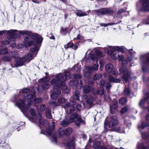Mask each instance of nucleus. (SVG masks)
I'll return each mask as SVG.
<instances>
[{"label":"nucleus","mask_w":149,"mask_h":149,"mask_svg":"<svg viewBox=\"0 0 149 149\" xmlns=\"http://www.w3.org/2000/svg\"><path fill=\"white\" fill-rule=\"evenodd\" d=\"M136 147L137 149H149V147H145L143 143L140 142L137 143Z\"/></svg>","instance_id":"nucleus-27"},{"label":"nucleus","mask_w":149,"mask_h":149,"mask_svg":"<svg viewBox=\"0 0 149 149\" xmlns=\"http://www.w3.org/2000/svg\"><path fill=\"white\" fill-rule=\"evenodd\" d=\"M74 77L75 78H81V75L78 74H76L74 75Z\"/></svg>","instance_id":"nucleus-64"},{"label":"nucleus","mask_w":149,"mask_h":149,"mask_svg":"<svg viewBox=\"0 0 149 149\" xmlns=\"http://www.w3.org/2000/svg\"><path fill=\"white\" fill-rule=\"evenodd\" d=\"M2 60L4 61H10L11 59L8 56H5L2 58Z\"/></svg>","instance_id":"nucleus-45"},{"label":"nucleus","mask_w":149,"mask_h":149,"mask_svg":"<svg viewBox=\"0 0 149 149\" xmlns=\"http://www.w3.org/2000/svg\"><path fill=\"white\" fill-rule=\"evenodd\" d=\"M73 44L72 43H70L66 45V46H65V48H69L70 47L72 48L73 46Z\"/></svg>","instance_id":"nucleus-54"},{"label":"nucleus","mask_w":149,"mask_h":149,"mask_svg":"<svg viewBox=\"0 0 149 149\" xmlns=\"http://www.w3.org/2000/svg\"><path fill=\"white\" fill-rule=\"evenodd\" d=\"M125 11V10L123 8L121 9L118 11L117 12V14L120 15L122 13L124 12Z\"/></svg>","instance_id":"nucleus-62"},{"label":"nucleus","mask_w":149,"mask_h":149,"mask_svg":"<svg viewBox=\"0 0 149 149\" xmlns=\"http://www.w3.org/2000/svg\"><path fill=\"white\" fill-rule=\"evenodd\" d=\"M69 124V123L68 121L66 120H63L61 124V125L62 126H66L68 125Z\"/></svg>","instance_id":"nucleus-48"},{"label":"nucleus","mask_w":149,"mask_h":149,"mask_svg":"<svg viewBox=\"0 0 149 149\" xmlns=\"http://www.w3.org/2000/svg\"><path fill=\"white\" fill-rule=\"evenodd\" d=\"M110 112L111 113H113L115 112V110L118 108V102L114 101L112 104L110 105Z\"/></svg>","instance_id":"nucleus-18"},{"label":"nucleus","mask_w":149,"mask_h":149,"mask_svg":"<svg viewBox=\"0 0 149 149\" xmlns=\"http://www.w3.org/2000/svg\"><path fill=\"white\" fill-rule=\"evenodd\" d=\"M118 58L119 61H122L124 60V57L122 55H119Z\"/></svg>","instance_id":"nucleus-57"},{"label":"nucleus","mask_w":149,"mask_h":149,"mask_svg":"<svg viewBox=\"0 0 149 149\" xmlns=\"http://www.w3.org/2000/svg\"><path fill=\"white\" fill-rule=\"evenodd\" d=\"M113 68V65L111 63H109L106 65L105 69L106 71L109 73H111Z\"/></svg>","instance_id":"nucleus-21"},{"label":"nucleus","mask_w":149,"mask_h":149,"mask_svg":"<svg viewBox=\"0 0 149 149\" xmlns=\"http://www.w3.org/2000/svg\"><path fill=\"white\" fill-rule=\"evenodd\" d=\"M50 86L49 84L47 83H43L42 85V88L44 90L48 89Z\"/></svg>","instance_id":"nucleus-38"},{"label":"nucleus","mask_w":149,"mask_h":149,"mask_svg":"<svg viewBox=\"0 0 149 149\" xmlns=\"http://www.w3.org/2000/svg\"><path fill=\"white\" fill-rule=\"evenodd\" d=\"M110 131H115L119 133H125V132L123 126L113 128L110 130Z\"/></svg>","instance_id":"nucleus-19"},{"label":"nucleus","mask_w":149,"mask_h":149,"mask_svg":"<svg viewBox=\"0 0 149 149\" xmlns=\"http://www.w3.org/2000/svg\"><path fill=\"white\" fill-rule=\"evenodd\" d=\"M109 81L110 82H113L115 83H119L120 80L119 79H115L111 76H110L108 78Z\"/></svg>","instance_id":"nucleus-22"},{"label":"nucleus","mask_w":149,"mask_h":149,"mask_svg":"<svg viewBox=\"0 0 149 149\" xmlns=\"http://www.w3.org/2000/svg\"><path fill=\"white\" fill-rule=\"evenodd\" d=\"M84 39V37L80 35H78L77 38V39L79 40H82Z\"/></svg>","instance_id":"nucleus-63"},{"label":"nucleus","mask_w":149,"mask_h":149,"mask_svg":"<svg viewBox=\"0 0 149 149\" xmlns=\"http://www.w3.org/2000/svg\"><path fill=\"white\" fill-rule=\"evenodd\" d=\"M17 31V30H10L8 31L3 30L0 31V35L4 34L7 36L8 39L12 41H14L15 39L14 35Z\"/></svg>","instance_id":"nucleus-9"},{"label":"nucleus","mask_w":149,"mask_h":149,"mask_svg":"<svg viewBox=\"0 0 149 149\" xmlns=\"http://www.w3.org/2000/svg\"><path fill=\"white\" fill-rule=\"evenodd\" d=\"M74 110H75L74 107L73 106H71L70 107V109L69 111L70 113L74 111Z\"/></svg>","instance_id":"nucleus-60"},{"label":"nucleus","mask_w":149,"mask_h":149,"mask_svg":"<svg viewBox=\"0 0 149 149\" xmlns=\"http://www.w3.org/2000/svg\"><path fill=\"white\" fill-rule=\"evenodd\" d=\"M82 81L81 79L78 80V83L76 86V88L77 89H80L82 86Z\"/></svg>","instance_id":"nucleus-37"},{"label":"nucleus","mask_w":149,"mask_h":149,"mask_svg":"<svg viewBox=\"0 0 149 149\" xmlns=\"http://www.w3.org/2000/svg\"><path fill=\"white\" fill-rule=\"evenodd\" d=\"M92 51L88 54V57L93 61H95L97 62L99 59V57H102L103 56L102 52L99 50H96L95 51L96 55L91 53Z\"/></svg>","instance_id":"nucleus-11"},{"label":"nucleus","mask_w":149,"mask_h":149,"mask_svg":"<svg viewBox=\"0 0 149 149\" xmlns=\"http://www.w3.org/2000/svg\"><path fill=\"white\" fill-rule=\"evenodd\" d=\"M105 83V82L104 81V80H102L100 81L99 85L102 87L104 86Z\"/></svg>","instance_id":"nucleus-58"},{"label":"nucleus","mask_w":149,"mask_h":149,"mask_svg":"<svg viewBox=\"0 0 149 149\" xmlns=\"http://www.w3.org/2000/svg\"><path fill=\"white\" fill-rule=\"evenodd\" d=\"M105 52L109 55H111L113 53V51H118L122 52L123 50V48L122 46H107L104 48Z\"/></svg>","instance_id":"nucleus-8"},{"label":"nucleus","mask_w":149,"mask_h":149,"mask_svg":"<svg viewBox=\"0 0 149 149\" xmlns=\"http://www.w3.org/2000/svg\"><path fill=\"white\" fill-rule=\"evenodd\" d=\"M73 69H74L75 70H76L77 72H79L80 71V69L78 67H76V65H75L72 68Z\"/></svg>","instance_id":"nucleus-59"},{"label":"nucleus","mask_w":149,"mask_h":149,"mask_svg":"<svg viewBox=\"0 0 149 149\" xmlns=\"http://www.w3.org/2000/svg\"><path fill=\"white\" fill-rule=\"evenodd\" d=\"M65 101V99L62 97L59 98L58 100V103L59 104L64 103Z\"/></svg>","instance_id":"nucleus-42"},{"label":"nucleus","mask_w":149,"mask_h":149,"mask_svg":"<svg viewBox=\"0 0 149 149\" xmlns=\"http://www.w3.org/2000/svg\"><path fill=\"white\" fill-rule=\"evenodd\" d=\"M52 141L54 142L55 144L57 143V141L56 139V135L55 134H53L52 136Z\"/></svg>","instance_id":"nucleus-43"},{"label":"nucleus","mask_w":149,"mask_h":149,"mask_svg":"<svg viewBox=\"0 0 149 149\" xmlns=\"http://www.w3.org/2000/svg\"><path fill=\"white\" fill-rule=\"evenodd\" d=\"M25 35L30 37L31 38L36 41L37 43H41L43 40L42 38L40 35L32 33L30 31H25Z\"/></svg>","instance_id":"nucleus-7"},{"label":"nucleus","mask_w":149,"mask_h":149,"mask_svg":"<svg viewBox=\"0 0 149 149\" xmlns=\"http://www.w3.org/2000/svg\"><path fill=\"white\" fill-rule=\"evenodd\" d=\"M106 87L107 89V90H108L107 93H108L109 91V90L110 89V88H111V85L110 83H107L106 85Z\"/></svg>","instance_id":"nucleus-52"},{"label":"nucleus","mask_w":149,"mask_h":149,"mask_svg":"<svg viewBox=\"0 0 149 149\" xmlns=\"http://www.w3.org/2000/svg\"><path fill=\"white\" fill-rule=\"evenodd\" d=\"M112 74L115 76L117 77L118 74V72L117 70H114Z\"/></svg>","instance_id":"nucleus-61"},{"label":"nucleus","mask_w":149,"mask_h":149,"mask_svg":"<svg viewBox=\"0 0 149 149\" xmlns=\"http://www.w3.org/2000/svg\"><path fill=\"white\" fill-rule=\"evenodd\" d=\"M49 81V78L47 77H45L41 79L40 80V82L45 83L48 82Z\"/></svg>","instance_id":"nucleus-39"},{"label":"nucleus","mask_w":149,"mask_h":149,"mask_svg":"<svg viewBox=\"0 0 149 149\" xmlns=\"http://www.w3.org/2000/svg\"><path fill=\"white\" fill-rule=\"evenodd\" d=\"M45 108V106L44 105H41L40 106V112L43 111Z\"/></svg>","instance_id":"nucleus-55"},{"label":"nucleus","mask_w":149,"mask_h":149,"mask_svg":"<svg viewBox=\"0 0 149 149\" xmlns=\"http://www.w3.org/2000/svg\"><path fill=\"white\" fill-rule=\"evenodd\" d=\"M91 90V87L88 85H86L83 88V92L87 93H88Z\"/></svg>","instance_id":"nucleus-29"},{"label":"nucleus","mask_w":149,"mask_h":149,"mask_svg":"<svg viewBox=\"0 0 149 149\" xmlns=\"http://www.w3.org/2000/svg\"><path fill=\"white\" fill-rule=\"evenodd\" d=\"M54 128V124H53L51 127H49L46 130L45 132L47 133L48 135L50 136L51 135Z\"/></svg>","instance_id":"nucleus-25"},{"label":"nucleus","mask_w":149,"mask_h":149,"mask_svg":"<svg viewBox=\"0 0 149 149\" xmlns=\"http://www.w3.org/2000/svg\"><path fill=\"white\" fill-rule=\"evenodd\" d=\"M142 23L143 24H149V17L144 19Z\"/></svg>","instance_id":"nucleus-44"},{"label":"nucleus","mask_w":149,"mask_h":149,"mask_svg":"<svg viewBox=\"0 0 149 149\" xmlns=\"http://www.w3.org/2000/svg\"><path fill=\"white\" fill-rule=\"evenodd\" d=\"M46 115L47 118L51 119L52 117L51 114V110L49 108H47L45 111Z\"/></svg>","instance_id":"nucleus-28"},{"label":"nucleus","mask_w":149,"mask_h":149,"mask_svg":"<svg viewBox=\"0 0 149 149\" xmlns=\"http://www.w3.org/2000/svg\"><path fill=\"white\" fill-rule=\"evenodd\" d=\"M70 122H74L76 125L79 126L80 124H84V122L81 119L80 115L74 113L71 115L69 118Z\"/></svg>","instance_id":"nucleus-5"},{"label":"nucleus","mask_w":149,"mask_h":149,"mask_svg":"<svg viewBox=\"0 0 149 149\" xmlns=\"http://www.w3.org/2000/svg\"><path fill=\"white\" fill-rule=\"evenodd\" d=\"M70 75L69 72H65L63 76L61 74L56 75V79H53L51 81L53 86L54 90L51 91V98L52 100L56 99L61 93L60 89H67V87L64 82L67 79Z\"/></svg>","instance_id":"nucleus-1"},{"label":"nucleus","mask_w":149,"mask_h":149,"mask_svg":"<svg viewBox=\"0 0 149 149\" xmlns=\"http://www.w3.org/2000/svg\"><path fill=\"white\" fill-rule=\"evenodd\" d=\"M127 102V99L125 98H122L119 100V103L121 104H123Z\"/></svg>","instance_id":"nucleus-40"},{"label":"nucleus","mask_w":149,"mask_h":149,"mask_svg":"<svg viewBox=\"0 0 149 149\" xmlns=\"http://www.w3.org/2000/svg\"><path fill=\"white\" fill-rule=\"evenodd\" d=\"M128 109L127 107H125L122 108L120 111L121 113L122 114L124 113L127 111Z\"/></svg>","instance_id":"nucleus-50"},{"label":"nucleus","mask_w":149,"mask_h":149,"mask_svg":"<svg viewBox=\"0 0 149 149\" xmlns=\"http://www.w3.org/2000/svg\"><path fill=\"white\" fill-rule=\"evenodd\" d=\"M33 107H32L30 111V113L31 116V119H33L32 122L37 123H39L40 125H43L44 123L45 120L42 117L41 114L39 113L37 115H36L35 111L36 110L38 111V107L36 105L33 106Z\"/></svg>","instance_id":"nucleus-3"},{"label":"nucleus","mask_w":149,"mask_h":149,"mask_svg":"<svg viewBox=\"0 0 149 149\" xmlns=\"http://www.w3.org/2000/svg\"><path fill=\"white\" fill-rule=\"evenodd\" d=\"M123 121L124 125H126L128 127H131L132 125L131 123L129 122L127 119L125 118H123Z\"/></svg>","instance_id":"nucleus-34"},{"label":"nucleus","mask_w":149,"mask_h":149,"mask_svg":"<svg viewBox=\"0 0 149 149\" xmlns=\"http://www.w3.org/2000/svg\"><path fill=\"white\" fill-rule=\"evenodd\" d=\"M33 44L34 41H29L27 43L25 42H23L22 43L23 45L25 47L31 46Z\"/></svg>","instance_id":"nucleus-30"},{"label":"nucleus","mask_w":149,"mask_h":149,"mask_svg":"<svg viewBox=\"0 0 149 149\" xmlns=\"http://www.w3.org/2000/svg\"><path fill=\"white\" fill-rule=\"evenodd\" d=\"M146 102L148 104H149V94L148 93H146L144 98L141 100L139 103V105L141 107H143Z\"/></svg>","instance_id":"nucleus-15"},{"label":"nucleus","mask_w":149,"mask_h":149,"mask_svg":"<svg viewBox=\"0 0 149 149\" xmlns=\"http://www.w3.org/2000/svg\"><path fill=\"white\" fill-rule=\"evenodd\" d=\"M148 124L145 122H143L141 125H139L138 126V128L139 129L140 131L141 132V129H143L145 128L146 127L148 126Z\"/></svg>","instance_id":"nucleus-24"},{"label":"nucleus","mask_w":149,"mask_h":149,"mask_svg":"<svg viewBox=\"0 0 149 149\" xmlns=\"http://www.w3.org/2000/svg\"><path fill=\"white\" fill-rule=\"evenodd\" d=\"M17 59L18 60L15 64V66L17 67L20 66L24 64V63L25 62L22 59V58H18Z\"/></svg>","instance_id":"nucleus-20"},{"label":"nucleus","mask_w":149,"mask_h":149,"mask_svg":"<svg viewBox=\"0 0 149 149\" xmlns=\"http://www.w3.org/2000/svg\"><path fill=\"white\" fill-rule=\"evenodd\" d=\"M141 7V8L137 7L138 11L145 12L149 11V0H140Z\"/></svg>","instance_id":"nucleus-10"},{"label":"nucleus","mask_w":149,"mask_h":149,"mask_svg":"<svg viewBox=\"0 0 149 149\" xmlns=\"http://www.w3.org/2000/svg\"><path fill=\"white\" fill-rule=\"evenodd\" d=\"M65 135H69L72 132V130L71 128H68L64 130Z\"/></svg>","instance_id":"nucleus-36"},{"label":"nucleus","mask_w":149,"mask_h":149,"mask_svg":"<svg viewBox=\"0 0 149 149\" xmlns=\"http://www.w3.org/2000/svg\"><path fill=\"white\" fill-rule=\"evenodd\" d=\"M67 31V29L66 28H64L63 27H61L60 29V33L62 35H65L66 34Z\"/></svg>","instance_id":"nucleus-35"},{"label":"nucleus","mask_w":149,"mask_h":149,"mask_svg":"<svg viewBox=\"0 0 149 149\" xmlns=\"http://www.w3.org/2000/svg\"><path fill=\"white\" fill-rule=\"evenodd\" d=\"M116 23H109L107 24L100 23V25L101 26L106 27L109 25H112L113 24H116Z\"/></svg>","instance_id":"nucleus-41"},{"label":"nucleus","mask_w":149,"mask_h":149,"mask_svg":"<svg viewBox=\"0 0 149 149\" xmlns=\"http://www.w3.org/2000/svg\"><path fill=\"white\" fill-rule=\"evenodd\" d=\"M58 135L60 138L62 137L64 135H65L64 130L60 128L58 130Z\"/></svg>","instance_id":"nucleus-32"},{"label":"nucleus","mask_w":149,"mask_h":149,"mask_svg":"<svg viewBox=\"0 0 149 149\" xmlns=\"http://www.w3.org/2000/svg\"><path fill=\"white\" fill-rule=\"evenodd\" d=\"M130 89L129 86L125 87V89L124 91V93L125 95H128L130 94Z\"/></svg>","instance_id":"nucleus-31"},{"label":"nucleus","mask_w":149,"mask_h":149,"mask_svg":"<svg viewBox=\"0 0 149 149\" xmlns=\"http://www.w3.org/2000/svg\"><path fill=\"white\" fill-rule=\"evenodd\" d=\"M30 91V89L26 88L21 90L20 92L22 93L23 94H24V95H22V97L23 98H25V101L23 100L24 102H25V100H27V101H28L29 100L28 99L27 96L28 95H27L26 94L29 92ZM20 100H22L21 99H20L19 101Z\"/></svg>","instance_id":"nucleus-16"},{"label":"nucleus","mask_w":149,"mask_h":149,"mask_svg":"<svg viewBox=\"0 0 149 149\" xmlns=\"http://www.w3.org/2000/svg\"><path fill=\"white\" fill-rule=\"evenodd\" d=\"M93 102V100L91 99H88L86 100L87 104L89 105L90 107H92Z\"/></svg>","instance_id":"nucleus-49"},{"label":"nucleus","mask_w":149,"mask_h":149,"mask_svg":"<svg viewBox=\"0 0 149 149\" xmlns=\"http://www.w3.org/2000/svg\"><path fill=\"white\" fill-rule=\"evenodd\" d=\"M76 13V15L77 16L81 17L87 15L86 13L81 10H78Z\"/></svg>","instance_id":"nucleus-26"},{"label":"nucleus","mask_w":149,"mask_h":149,"mask_svg":"<svg viewBox=\"0 0 149 149\" xmlns=\"http://www.w3.org/2000/svg\"><path fill=\"white\" fill-rule=\"evenodd\" d=\"M27 97L29 100L27 101L28 103L27 104H26L25 102L23 100L18 101L15 104V105H17L21 110L25 112H27L28 109L32 106L31 104V102L37 103L41 102L42 101L41 98H35L34 91H32L31 95L27 96Z\"/></svg>","instance_id":"nucleus-2"},{"label":"nucleus","mask_w":149,"mask_h":149,"mask_svg":"<svg viewBox=\"0 0 149 149\" xmlns=\"http://www.w3.org/2000/svg\"><path fill=\"white\" fill-rule=\"evenodd\" d=\"M118 123V118L116 116H111L110 118V121L109 126V127H112L116 125Z\"/></svg>","instance_id":"nucleus-13"},{"label":"nucleus","mask_w":149,"mask_h":149,"mask_svg":"<svg viewBox=\"0 0 149 149\" xmlns=\"http://www.w3.org/2000/svg\"><path fill=\"white\" fill-rule=\"evenodd\" d=\"M50 104L54 105L55 107L59 106L60 105L55 101H52L50 102Z\"/></svg>","instance_id":"nucleus-51"},{"label":"nucleus","mask_w":149,"mask_h":149,"mask_svg":"<svg viewBox=\"0 0 149 149\" xmlns=\"http://www.w3.org/2000/svg\"><path fill=\"white\" fill-rule=\"evenodd\" d=\"M39 49L35 45L34 48H31L30 49V51L31 52L28 53L26 56H24L22 57V59L23 61L27 62H29L33 58V56L35 55V56H36Z\"/></svg>","instance_id":"nucleus-4"},{"label":"nucleus","mask_w":149,"mask_h":149,"mask_svg":"<svg viewBox=\"0 0 149 149\" xmlns=\"http://www.w3.org/2000/svg\"><path fill=\"white\" fill-rule=\"evenodd\" d=\"M99 63L100 65V68H101L104 64V61L103 60H101L100 61Z\"/></svg>","instance_id":"nucleus-53"},{"label":"nucleus","mask_w":149,"mask_h":149,"mask_svg":"<svg viewBox=\"0 0 149 149\" xmlns=\"http://www.w3.org/2000/svg\"><path fill=\"white\" fill-rule=\"evenodd\" d=\"M104 93V90L102 87H100L97 92V93L99 95H102Z\"/></svg>","instance_id":"nucleus-47"},{"label":"nucleus","mask_w":149,"mask_h":149,"mask_svg":"<svg viewBox=\"0 0 149 149\" xmlns=\"http://www.w3.org/2000/svg\"><path fill=\"white\" fill-rule=\"evenodd\" d=\"M102 75L101 74H96L94 75L93 79L94 80H96L100 79L102 77Z\"/></svg>","instance_id":"nucleus-46"},{"label":"nucleus","mask_w":149,"mask_h":149,"mask_svg":"<svg viewBox=\"0 0 149 149\" xmlns=\"http://www.w3.org/2000/svg\"><path fill=\"white\" fill-rule=\"evenodd\" d=\"M97 14L98 16L111 14L113 13V10L109 8H107L97 10Z\"/></svg>","instance_id":"nucleus-12"},{"label":"nucleus","mask_w":149,"mask_h":149,"mask_svg":"<svg viewBox=\"0 0 149 149\" xmlns=\"http://www.w3.org/2000/svg\"><path fill=\"white\" fill-rule=\"evenodd\" d=\"M66 146L68 149H74L75 147L74 138L72 137V139H69L66 144Z\"/></svg>","instance_id":"nucleus-14"},{"label":"nucleus","mask_w":149,"mask_h":149,"mask_svg":"<svg viewBox=\"0 0 149 149\" xmlns=\"http://www.w3.org/2000/svg\"><path fill=\"white\" fill-rule=\"evenodd\" d=\"M96 63L94 64L92 66H90L87 67V69L88 72L90 73L94 70H97L98 69V65L97 62Z\"/></svg>","instance_id":"nucleus-17"},{"label":"nucleus","mask_w":149,"mask_h":149,"mask_svg":"<svg viewBox=\"0 0 149 149\" xmlns=\"http://www.w3.org/2000/svg\"><path fill=\"white\" fill-rule=\"evenodd\" d=\"M10 56L15 59V60L17 58L18 56V53L15 51H12L9 53Z\"/></svg>","instance_id":"nucleus-23"},{"label":"nucleus","mask_w":149,"mask_h":149,"mask_svg":"<svg viewBox=\"0 0 149 149\" xmlns=\"http://www.w3.org/2000/svg\"><path fill=\"white\" fill-rule=\"evenodd\" d=\"M146 109L148 110V113L146 116V119L147 120L149 121V106L148 108Z\"/></svg>","instance_id":"nucleus-56"},{"label":"nucleus","mask_w":149,"mask_h":149,"mask_svg":"<svg viewBox=\"0 0 149 149\" xmlns=\"http://www.w3.org/2000/svg\"><path fill=\"white\" fill-rule=\"evenodd\" d=\"M119 70L122 75V78L126 82H127L133 74H132L130 72H128L127 69L125 67L121 68Z\"/></svg>","instance_id":"nucleus-6"},{"label":"nucleus","mask_w":149,"mask_h":149,"mask_svg":"<svg viewBox=\"0 0 149 149\" xmlns=\"http://www.w3.org/2000/svg\"><path fill=\"white\" fill-rule=\"evenodd\" d=\"M79 93L77 91H76L73 96V99L74 100H78L79 99Z\"/></svg>","instance_id":"nucleus-33"}]
</instances>
